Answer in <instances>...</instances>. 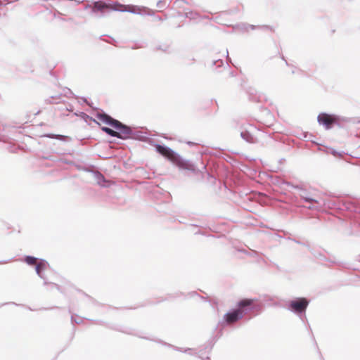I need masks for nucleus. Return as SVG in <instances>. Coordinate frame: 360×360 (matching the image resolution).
<instances>
[{"label": "nucleus", "mask_w": 360, "mask_h": 360, "mask_svg": "<svg viewBox=\"0 0 360 360\" xmlns=\"http://www.w3.org/2000/svg\"><path fill=\"white\" fill-rule=\"evenodd\" d=\"M309 302L306 298H298L290 302V308L296 313L304 311L308 306Z\"/></svg>", "instance_id": "nucleus-4"}, {"label": "nucleus", "mask_w": 360, "mask_h": 360, "mask_svg": "<svg viewBox=\"0 0 360 360\" xmlns=\"http://www.w3.org/2000/svg\"><path fill=\"white\" fill-rule=\"evenodd\" d=\"M123 7H124V6L119 4L111 5V4H107L103 1H96L94 4L92 10L94 12H96V11L103 12L105 9L115 10V11H124V9L122 8Z\"/></svg>", "instance_id": "nucleus-3"}, {"label": "nucleus", "mask_w": 360, "mask_h": 360, "mask_svg": "<svg viewBox=\"0 0 360 360\" xmlns=\"http://www.w3.org/2000/svg\"><path fill=\"white\" fill-rule=\"evenodd\" d=\"M252 303H253L252 300H250V299L242 300L241 301H240L238 302V309H243L244 307L250 306Z\"/></svg>", "instance_id": "nucleus-7"}, {"label": "nucleus", "mask_w": 360, "mask_h": 360, "mask_svg": "<svg viewBox=\"0 0 360 360\" xmlns=\"http://www.w3.org/2000/svg\"><path fill=\"white\" fill-rule=\"evenodd\" d=\"M318 121L320 124H323L326 129L332 127L333 124L337 122L338 119L335 116L326 113H321L318 116Z\"/></svg>", "instance_id": "nucleus-5"}, {"label": "nucleus", "mask_w": 360, "mask_h": 360, "mask_svg": "<svg viewBox=\"0 0 360 360\" xmlns=\"http://www.w3.org/2000/svg\"><path fill=\"white\" fill-rule=\"evenodd\" d=\"M36 265V271L39 276H41V272L42 270L45 269V264L40 262L35 264Z\"/></svg>", "instance_id": "nucleus-8"}, {"label": "nucleus", "mask_w": 360, "mask_h": 360, "mask_svg": "<svg viewBox=\"0 0 360 360\" xmlns=\"http://www.w3.org/2000/svg\"><path fill=\"white\" fill-rule=\"evenodd\" d=\"M96 118L99 122H101L102 124L109 125L118 130V131H116L107 127H102L101 129L108 135L122 139H127L131 136V128L122 124L120 122L113 119L110 116L100 113L96 115Z\"/></svg>", "instance_id": "nucleus-1"}, {"label": "nucleus", "mask_w": 360, "mask_h": 360, "mask_svg": "<svg viewBox=\"0 0 360 360\" xmlns=\"http://www.w3.org/2000/svg\"><path fill=\"white\" fill-rule=\"evenodd\" d=\"M25 262L30 265H35L37 262V259L34 257L27 256L25 258Z\"/></svg>", "instance_id": "nucleus-9"}, {"label": "nucleus", "mask_w": 360, "mask_h": 360, "mask_svg": "<svg viewBox=\"0 0 360 360\" xmlns=\"http://www.w3.org/2000/svg\"><path fill=\"white\" fill-rule=\"evenodd\" d=\"M244 314V310L237 309L231 312L227 313L224 315V319L227 323L231 324L240 319Z\"/></svg>", "instance_id": "nucleus-6"}, {"label": "nucleus", "mask_w": 360, "mask_h": 360, "mask_svg": "<svg viewBox=\"0 0 360 360\" xmlns=\"http://www.w3.org/2000/svg\"><path fill=\"white\" fill-rule=\"evenodd\" d=\"M155 148L160 154L167 158L173 164L181 168H187V163L170 148L161 145H157Z\"/></svg>", "instance_id": "nucleus-2"}]
</instances>
